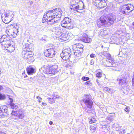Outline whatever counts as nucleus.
Instances as JSON below:
<instances>
[{
  "instance_id": "nucleus-1",
  "label": "nucleus",
  "mask_w": 134,
  "mask_h": 134,
  "mask_svg": "<svg viewBox=\"0 0 134 134\" xmlns=\"http://www.w3.org/2000/svg\"><path fill=\"white\" fill-rule=\"evenodd\" d=\"M50 67L46 68V66L44 65L43 67H41L39 69L41 73L51 76L60 71V69L56 65H50Z\"/></svg>"
},
{
  "instance_id": "nucleus-2",
  "label": "nucleus",
  "mask_w": 134,
  "mask_h": 134,
  "mask_svg": "<svg viewBox=\"0 0 134 134\" xmlns=\"http://www.w3.org/2000/svg\"><path fill=\"white\" fill-rule=\"evenodd\" d=\"M82 101L86 106L83 108L84 110L88 113H90L93 101L91 95L89 94L85 95Z\"/></svg>"
},
{
  "instance_id": "nucleus-3",
  "label": "nucleus",
  "mask_w": 134,
  "mask_h": 134,
  "mask_svg": "<svg viewBox=\"0 0 134 134\" xmlns=\"http://www.w3.org/2000/svg\"><path fill=\"white\" fill-rule=\"evenodd\" d=\"M10 28L11 29H7L6 30V33L7 34L8 36L10 37L11 36L13 38L15 37L18 33L19 26L17 24L16 25H10Z\"/></svg>"
},
{
  "instance_id": "nucleus-4",
  "label": "nucleus",
  "mask_w": 134,
  "mask_h": 134,
  "mask_svg": "<svg viewBox=\"0 0 134 134\" xmlns=\"http://www.w3.org/2000/svg\"><path fill=\"white\" fill-rule=\"evenodd\" d=\"M60 55L63 60L70 59L71 57L73 56L71 54V49L69 48H64Z\"/></svg>"
},
{
  "instance_id": "nucleus-5",
  "label": "nucleus",
  "mask_w": 134,
  "mask_h": 134,
  "mask_svg": "<svg viewBox=\"0 0 134 134\" xmlns=\"http://www.w3.org/2000/svg\"><path fill=\"white\" fill-rule=\"evenodd\" d=\"M116 16L113 13H110L104 16V18L107 24L108 25L110 26L113 24L116 19Z\"/></svg>"
},
{
  "instance_id": "nucleus-6",
  "label": "nucleus",
  "mask_w": 134,
  "mask_h": 134,
  "mask_svg": "<svg viewBox=\"0 0 134 134\" xmlns=\"http://www.w3.org/2000/svg\"><path fill=\"white\" fill-rule=\"evenodd\" d=\"M71 19L70 17H65L61 22L62 26L64 28L70 29L72 28L71 26Z\"/></svg>"
},
{
  "instance_id": "nucleus-7",
  "label": "nucleus",
  "mask_w": 134,
  "mask_h": 134,
  "mask_svg": "<svg viewBox=\"0 0 134 134\" xmlns=\"http://www.w3.org/2000/svg\"><path fill=\"white\" fill-rule=\"evenodd\" d=\"M11 38L10 37L6 35H3L0 38V42L1 44L2 47L5 46L11 41L10 40Z\"/></svg>"
},
{
  "instance_id": "nucleus-8",
  "label": "nucleus",
  "mask_w": 134,
  "mask_h": 134,
  "mask_svg": "<svg viewBox=\"0 0 134 134\" xmlns=\"http://www.w3.org/2000/svg\"><path fill=\"white\" fill-rule=\"evenodd\" d=\"M11 114L12 115L15 116L16 117V119H23L25 116V115L23 112L22 110L21 109L15 111L13 110L12 111Z\"/></svg>"
},
{
  "instance_id": "nucleus-9",
  "label": "nucleus",
  "mask_w": 134,
  "mask_h": 134,
  "mask_svg": "<svg viewBox=\"0 0 134 134\" xmlns=\"http://www.w3.org/2000/svg\"><path fill=\"white\" fill-rule=\"evenodd\" d=\"M78 40L79 41H81L85 43H89L92 41V39L88 37V36L86 33L79 36Z\"/></svg>"
},
{
  "instance_id": "nucleus-10",
  "label": "nucleus",
  "mask_w": 134,
  "mask_h": 134,
  "mask_svg": "<svg viewBox=\"0 0 134 134\" xmlns=\"http://www.w3.org/2000/svg\"><path fill=\"white\" fill-rule=\"evenodd\" d=\"M42 22L43 23L46 22L48 25L51 26L53 25H56L58 21L57 20L55 21V20H54V19L51 20L48 19L46 17V16L44 15L43 18Z\"/></svg>"
},
{
  "instance_id": "nucleus-11",
  "label": "nucleus",
  "mask_w": 134,
  "mask_h": 134,
  "mask_svg": "<svg viewBox=\"0 0 134 134\" xmlns=\"http://www.w3.org/2000/svg\"><path fill=\"white\" fill-rule=\"evenodd\" d=\"M15 45L11 41L2 47L3 49L8 50L9 52H12L15 50Z\"/></svg>"
},
{
  "instance_id": "nucleus-12",
  "label": "nucleus",
  "mask_w": 134,
  "mask_h": 134,
  "mask_svg": "<svg viewBox=\"0 0 134 134\" xmlns=\"http://www.w3.org/2000/svg\"><path fill=\"white\" fill-rule=\"evenodd\" d=\"M22 57L24 59H29L33 57L32 52L25 50L23 51L21 53Z\"/></svg>"
},
{
  "instance_id": "nucleus-13",
  "label": "nucleus",
  "mask_w": 134,
  "mask_h": 134,
  "mask_svg": "<svg viewBox=\"0 0 134 134\" xmlns=\"http://www.w3.org/2000/svg\"><path fill=\"white\" fill-rule=\"evenodd\" d=\"M104 18V15L102 16L100 19L98 20L97 23V26L99 27H102L106 26L105 24L107 23Z\"/></svg>"
},
{
  "instance_id": "nucleus-14",
  "label": "nucleus",
  "mask_w": 134,
  "mask_h": 134,
  "mask_svg": "<svg viewBox=\"0 0 134 134\" xmlns=\"http://www.w3.org/2000/svg\"><path fill=\"white\" fill-rule=\"evenodd\" d=\"M45 15L46 16V17L48 19L51 20L54 19L56 18H57V17L54 12H53V10L48 11L46 15Z\"/></svg>"
},
{
  "instance_id": "nucleus-15",
  "label": "nucleus",
  "mask_w": 134,
  "mask_h": 134,
  "mask_svg": "<svg viewBox=\"0 0 134 134\" xmlns=\"http://www.w3.org/2000/svg\"><path fill=\"white\" fill-rule=\"evenodd\" d=\"M34 47L33 44H32L28 42L23 45V49L24 50L32 52L34 48Z\"/></svg>"
},
{
  "instance_id": "nucleus-16",
  "label": "nucleus",
  "mask_w": 134,
  "mask_h": 134,
  "mask_svg": "<svg viewBox=\"0 0 134 134\" xmlns=\"http://www.w3.org/2000/svg\"><path fill=\"white\" fill-rule=\"evenodd\" d=\"M51 51L46 49L44 52V55L48 57L52 58L54 57L55 54V51Z\"/></svg>"
},
{
  "instance_id": "nucleus-17",
  "label": "nucleus",
  "mask_w": 134,
  "mask_h": 134,
  "mask_svg": "<svg viewBox=\"0 0 134 134\" xmlns=\"http://www.w3.org/2000/svg\"><path fill=\"white\" fill-rule=\"evenodd\" d=\"M53 10L57 16V18L59 19L61 17L62 14L63 12L62 10L60 8H58L54 9Z\"/></svg>"
},
{
  "instance_id": "nucleus-18",
  "label": "nucleus",
  "mask_w": 134,
  "mask_h": 134,
  "mask_svg": "<svg viewBox=\"0 0 134 134\" xmlns=\"http://www.w3.org/2000/svg\"><path fill=\"white\" fill-rule=\"evenodd\" d=\"M117 81L120 85H122L126 83V78L124 75H122L118 77L117 79Z\"/></svg>"
},
{
  "instance_id": "nucleus-19",
  "label": "nucleus",
  "mask_w": 134,
  "mask_h": 134,
  "mask_svg": "<svg viewBox=\"0 0 134 134\" xmlns=\"http://www.w3.org/2000/svg\"><path fill=\"white\" fill-rule=\"evenodd\" d=\"M107 0H103L99 2L95 3V5L98 8H102L106 6L107 5L106 2Z\"/></svg>"
},
{
  "instance_id": "nucleus-20",
  "label": "nucleus",
  "mask_w": 134,
  "mask_h": 134,
  "mask_svg": "<svg viewBox=\"0 0 134 134\" xmlns=\"http://www.w3.org/2000/svg\"><path fill=\"white\" fill-rule=\"evenodd\" d=\"M26 70L28 74L32 75L35 73L36 71L35 68L33 66L30 65L26 68Z\"/></svg>"
},
{
  "instance_id": "nucleus-21",
  "label": "nucleus",
  "mask_w": 134,
  "mask_h": 134,
  "mask_svg": "<svg viewBox=\"0 0 134 134\" xmlns=\"http://www.w3.org/2000/svg\"><path fill=\"white\" fill-rule=\"evenodd\" d=\"M4 17L3 18V17H2V19L3 22L7 24L9 23L13 18L9 17L8 16V15L7 14H4Z\"/></svg>"
},
{
  "instance_id": "nucleus-22",
  "label": "nucleus",
  "mask_w": 134,
  "mask_h": 134,
  "mask_svg": "<svg viewBox=\"0 0 134 134\" xmlns=\"http://www.w3.org/2000/svg\"><path fill=\"white\" fill-rule=\"evenodd\" d=\"M125 10H130V12H132L134 9V7L132 5L129 4H125L123 5L122 7Z\"/></svg>"
},
{
  "instance_id": "nucleus-23",
  "label": "nucleus",
  "mask_w": 134,
  "mask_h": 134,
  "mask_svg": "<svg viewBox=\"0 0 134 134\" xmlns=\"http://www.w3.org/2000/svg\"><path fill=\"white\" fill-rule=\"evenodd\" d=\"M98 54L101 56L103 58L106 57L107 59H111V58L110 54L107 52L104 51L98 53Z\"/></svg>"
},
{
  "instance_id": "nucleus-24",
  "label": "nucleus",
  "mask_w": 134,
  "mask_h": 134,
  "mask_svg": "<svg viewBox=\"0 0 134 134\" xmlns=\"http://www.w3.org/2000/svg\"><path fill=\"white\" fill-rule=\"evenodd\" d=\"M60 37V39L62 40L61 41H66L69 38V36L68 35V33L66 31H63V34Z\"/></svg>"
},
{
  "instance_id": "nucleus-25",
  "label": "nucleus",
  "mask_w": 134,
  "mask_h": 134,
  "mask_svg": "<svg viewBox=\"0 0 134 134\" xmlns=\"http://www.w3.org/2000/svg\"><path fill=\"white\" fill-rule=\"evenodd\" d=\"M7 107L5 105H3L0 107V118L3 116V113H7Z\"/></svg>"
},
{
  "instance_id": "nucleus-26",
  "label": "nucleus",
  "mask_w": 134,
  "mask_h": 134,
  "mask_svg": "<svg viewBox=\"0 0 134 134\" xmlns=\"http://www.w3.org/2000/svg\"><path fill=\"white\" fill-rule=\"evenodd\" d=\"M113 61L112 59H107L104 62H103L102 63V64L105 66L110 67L111 65V63Z\"/></svg>"
},
{
  "instance_id": "nucleus-27",
  "label": "nucleus",
  "mask_w": 134,
  "mask_h": 134,
  "mask_svg": "<svg viewBox=\"0 0 134 134\" xmlns=\"http://www.w3.org/2000/svg\"><path fill=\"white\" fill-rule=\"evenodd\" d=\"M82 1L81 0H71L70 2L71 5L70 7L71 8H73L77 4L80 3V1Z\"/></svg>"
},
{
  "instance_id": "nucleus-28",
  "label": "nucleus",
  "mask_w": 134,
  "mask_h": 134,
  "mask_svg": "<svg viewBox=\"0 0 134 134\" xmlns=\"http://www.w3.org/2000/svg\"><path fill=\"white\" fill-rule=\"evenodd\" d=\"M103 89L105 92H107L110 94H112L115 91L113 89L107 87H103Z\"/></svg>"
},
{
  "instance_id": "nucleus-29",
  "label": "nucleus",
  "mask_w": 134,
  "mask_h": 134,
  "mask_svg": "<svg viewBox=\"0 0 134 134\" xmlns=\"http://www.w3.org/2000/svg\"><path fill=\"white\" fill-rule=\"evenodd\" d=\"M75 51L74 52V55L78 57H80L83 51V50L81 49V50L75 49Z\"/></svg>"
},
{
  "instance_id": "nucleus-30",
  "label": "nucleus",
  "mask_w": 134,
  "mask_h": 134,
  "mask_svg": "<svg viewBox=\"0 0 134 134\" xmlns=\"http://www.w3.org/2000/svg\"><path fill=\"white\" fill-rule=\"evenodd\" d=\"M75 46L76 47L75 49L81 50V49L83 51V48L84 47V46L81 43L76 44L74 45V46Z\"/></svg>"
},
{
  "instance_id": "nucleus-31",
  "label": "nucleus",
  "mask_w": 134,
  "mask_h": 134,
  "mask_svg": "<svg viewBox=\"0 0 134 134\" xmlns=\"http://www.w3.org/2000/svg\"><path fill=\"white\" fill-rule=\"evenodd\" d=\"M67 60H64L63 61V66H65L69 67L70 66L71 64V61H69Z\"/></svg>"
},
{
  "instance_id": "nucleus-32",
  "label": "nucleus",
  "mask_w": 134,
  "mask_h": 134,
  "mask_svg": "<svg viewBox=\"0 0 134 134\" xmlns=\"http://www.w3.org/2000/svg\"><path fill=\"white\" fill-rule=\"evenodd\" d=\"M54 46L52 44H47L46 46V49L47 50H49L51 51H55V49L54 48Z\"/></svg>"
},
{
  "instance_id": "nucleus-33",
  "label": "nucleus",
  "mask_w": 134,
  "mask_h": 134,
  "mask_svg": "<svg viewBox=\"0 0 134 134\" xmlns=\"http://www.w3.org/2000/svg\"><path fill=\"white\" fill-rule=\"evenodd\" d=\"M80 3L81 4V5H79V4H78L75 7H77V8L82 10L83 9H84L85 6L83 3L82 1H80Z\"/></svg>"
},
{
  "instance_id": "nucleus-34",
  "label": "nucleus",
  "mask_w": 134,
  "mask_h": 134,
  "mask_svg": "<svg viewBox=\"0 0 134 134\" xmlns=\"http://www.w3.org/2000/svg\"><path fill=\"white\" fill-rule=\"evenodd\" d=\"M7 14L8 15V16L12 18H13L14 16V15L13 13V12L12 11H7L6 12H5L4 14Z\"/></svg>"
},
{
  "instance_id": "nucleus-35",
  "label": "nucleus",
  "mask_w": 134,
  "mask_h": 134,
  "mask_svg": "<svg viewBox=\"0 0 134 134\" xmlns=\"http://www.w3.org/2000/svg\"><path fill=\"white\" fill-rule=\"evenodd\" d=\"M127 11L124 9L122 7L121 9H120L119 11V14L121 15L122 14H127Z\"/></svg>"
},
{
  "instance_id": "nucleus-36",
  "label": "nucleus",
  "mask_w": 134,
  "mask_h": 134,
  "mask_svg": "<svg viewBox=\"0 0 134 134\" xmlns=\"http://www.w3.org/2000/svg\"><path fill=\"white\" fill-rule=\"evenodd\" d=\"M49 103L51 104L54 103L55 102V99L53 97L52 98L48 97L47 98Z\"/></svg>"
},
{
  "instance_id": "nucleus-37",
  "label": "nucleus",
  "mask_w": 134,
  "mask_h": 134,
  "mask_svg": "<svg viewBox=\"0 0 134 134\" xmlns=\"http://www.w3.org/2000/svg\"><path fill=\"white\" fill-rule=\"evenodd\" d=\"M96 125H92L90 127V130L92 132H93L96 130Z\"/></svg>"
},
{
  "instance_id": "nucleus-38",
  "label": "nucleus",
  "mask_w": 134,
  "mask_h": 134,
  "mask_svg": "<svg viewBox=\"0 0 134 134\" xmlns=\"http://www.w3.org/2000/svg\"><path fill=\"white\" fill-rule=\"evenodd\" d=\"M70 7L71 9L76 11L78 12H82V10L77 8V7L74 6L73 8H71V7Z\"/></svg>"
},
{
  "instance_id": "nucleus-39",
  "label": "nucleus",
  "mask_w": 134,
  "mask_h": 134,
  "mask_svg": "<svg viewBox=\"0 0 134 134\" xmlns=\"http://www.w3.org/2000/svg\"><path fill=\"white\" fill-rule=\"evenodd\" d=\"M111 59H112L113 60V62H111V65H110V66L111 67H116L117 66V65L116 64V63H115V62H114V60L113 58H111ZM117 64V63H116Z\"/></svg>"
},
{
  "instance_id": "nucleus-40",
  "label": "nucleus",
  "mask_w": 134,
  "mask_h": 134,
  "mask_svg": "<svg viewBox=\"0 0 134 134\" xmlns=\"http://www.w3.org/2000/svg\"><path fill=\"white\" fill-rule=\"evenodd\" d=\"M129 89L126 88L125 87L122 89V91L125 94H127L129 91Z\"/></svg>"
},
{
  "instance_id": "nucleus-41",
  "label": "nucleus",
  "mask_w": 134,
  "mask_h": 134,
  "mask_svg": "<svg viewBox=\"0 0 134 134\" xmlns=\"http://www.w3.org/2000/svg\"><path fill=\"white\" fill-rule=\"evenodd\" d=\"M55 34L56 35L58 36L59 37V38H60V36H61V35H62L63 34V32H62L61 29H60L56 33H55Z\"/></svg>"
},
{
  "instance_id": "nucleus-42",
  "label": "nucleus",
  "mask_w": 134,
  "mask_h": 134,
  "mask_svg": "<svg viewBox=\"0 0 134 134\" xmlns=\"http://www.w3.org/2000/svg\"><path fill=\"white\" fill-rule=\"evenodd\" d=\"M102 73L100 72H98L96 74L97 77L98 79L100 78L102 76Z\"/></svg>"
},
{
  "instance_id": "nucleus-43",
  "label": "nucleus",
  "mask_w": 134,
  "mask_h": 134,
  "mask_svg": "<svg viewBox=\"0 0 134 134\" xmlns=\"http://www.w3.org/2000/svg\"><path fill=\"white\" fill-rule=\"evenodd\" d=\"M57 93L56 92H54L53 94V97L55 99L57 98H60V97L57 94Z\"/></svg>"
},
{
  "instance_id": "nucleus-44",
  "label": "nucleus",
  "mask_w": 134,
  "mask_h": 134,
  "mask_svg": "<svg viewBox=\"0 0 134 134\" xmlns=\"http://www.w3.org/2000/svg\"><path fill=\"white\" fill-rule=\"evenodd\" d=\"M96 121V120L95 118L94 117H92L90 119L89 122L90 124H92L93 123H94Z\"/></svg>"
},
{
  "instance_id": "nucleus-45",
  "label": "nucleus",
  "mask_w": 134,
  "mask_h": 134,
  "mask_svg": "<svg viewBox=\"0 0 134 134\" xmlns=\"http://www.w3.org/2000/svg\"><path fill=\"white\" fill-rule=\"evenodd\" d=\"M6 97V96L4 94H2L0 93V100L4 99Z\"/></svg>"
},
{
  "instance_id": "nucleus-46",
  "label": "nucleus",
  "mask_w": 134,
  "mask_h": 134,
  "mask_svg": "<svg viewBox=\"0 0 134 134\" xmlns=\"http://www.w3.org/2000/svg\"><path fill=\"white\" fill-rule=\"evenodd\" d=\"M10 106L11 108L13 109H16L18 108L17 106L13 103L10 104Z\"/></svg>"
},
{
  "instance_id": "nucleus-47",
  "label": "nucleus",
  "mask_w": 134,
  "mask_h": 134,
  "mask_svg": "<svg viewBox=\"0 0 134 134\" xmlns=\"http://www.w3.org/2000/svg\"><path fill=\"white\" fill-rule=\"evenodd\" d=\"M89 79L90 78L89 77L85 76L81 78V80H83V81H88Z\"/></svg>"
},
{
  "instance_id": "nucleus-48",
  "label": "nucleus",
  "mask_w": 134,
  "mask_h": 134,
  "mask_svg": "<svg viewBox=\"0 0 134 134\" xmlns=\"http://www.w3.org/2000/svg\"><path fill=\"white\" fill-rule=\"evenodd\" d=\"M119 133H122L123 134H124L125 133V130L124 129H121L120 130H118Z\"/></svg>"
},
{
  "instance_id": "nucleus-49",
  "label": "nucleus",
  "mask_w": 134,
  "mask_h": 134,
  "mask_svg": "<svg viewBox=\"0 0 134 134\" xmlns=\"http://www.w3.org/2000/svg\"><path fill=\"white\" fill-rule=\"evenodd\" d=\"M85 85L89 86H91L92 85V83H91L90 81H88L84 83Z\"/></svg>"
},
{
  "instance_id": "nucleus-50",
  "label": "nucleus",
  "mask_w": 134,
  "mask_h": 134,
  "mask_svg": "<svg viewBox=\"0 0 134 134\" xmlns=\"http://www.w3.org/2000/svg\"><path fill=\"white\" fill-rule=\"evenodd\" d=\"M59 27H54L53 29V32H55V33H56L59 30Z\"/></svg>"
},
{
  "instance_id": "nucleus-51",
  "label": "nucleus",
  "mask_w": 134,
  "mask_h": 134,
  "mask_svg": "<svg viewBox=\"0 0 134 134\" xmlns=\"http://www.w3.org/2000/svg\"><path fill=\"white\" fill-rule=\"evenodd\" d=\"M132 84L133 87H134V72L133 74V76L132 80Z\"/></svg>"
},
{
  "instance_id": "nucleus-52",
  "label": "nucleus",
  "mask_w": 134,
  "mask_h": 134,
  "mask_svg": "<svg viewBox=\"0 0 134 134\" xmlns=\"http://www.w3.org/2000/svg\"><path fill=\"white\" fill-rule=\"evenodd\" d=\"M125 110L126 112L128 113L129 112V108L128 107H126L125 109Z\"/></svg>"
},
{
  "instance_id": "nucleus-53",
  "label": "nucleus",
  "mask_w": 134,
  "mask_h": 134,
  "mask_svg": "<svg viewBox=\"0 0 134 134\" xmlns=\"http://www.w3.org/2000/svg\"><path fill=\"white\" fill-rule=\"evenodd\" d=\"M90 57L91 58H95L96 57V55L93 53H92L90 55Z\"/></svg>"
},
{
  "instance_id": "nucleus-54",
  "label": "nucleus",
  "mask_w": 134,
  "mask_h": 134,
  "mask_svg": "<svg viewBox=\"0 0 134 134\" xmlns=\"http://www.w3.org/2000/svg\"><path fill=\"white\" fill-rule=\"evenodd\" d=\"M103 33H104V36L108 34L107 33V32L106 31H105V30L104 31H102L101 32V33L102 34H103Z\"/></svg>"
},
{
  "instance_id": "nucleus-55",
  "label": "nucleus",
  "mask_w": 134,
  "mask_h": 134,
  "mask_svg": "<svg viewBox=\"0 0 134 134\" xmlns=\"http://www.w3.org/2000/svg\"><path fill=\"white\" fill-rule=\"evenodd\" d=\"M94 63V60L93 59H92L91 60L90 62V64L91 65H92Z\"/></svg>"
},
{
  "instance_id": "nucleus-56",
  "label": "nucleus",
  "mask_w": 134,
  "mask_h": 134,
  "mask_svg": "<svg viewBox=\"0 0 134 134\" xmlns=\"http://www.w3.org/2000/svg\"><path fill=\"white\" fill-rule=\"evenodd\" d=\"M109 118V122H110L113 121V119L111 118L110 117V118Z\"/></svg>"
},
{
  "instance_id": "nucleus-57",
  "label": "nucleus",
  "mask_w": 134,
  "mask_h": 134,
  "mask_svg": "<svg viewBox=\"0 0 134 134\" xmlns=\"http://www.w3.org/2000/svg\"><path fill=\"white\" fill-rule=\"evenodd\" d=\"M9 99L10 100V104L13 103V99L11 98H9Z\"/></svg>"
},
{
  "instance_id": "nucleus-58",
  "label": "nucleus",
  "mask_w": 134,
  "mask_h": 134,
  "mask_svg": "<svg viewBox=\"0 0 134 134\" xmlns=\"http://www.w3.org/2000/svg\"><path fill=\"white\" fill-rule=\"evenodd\" d=\"M103 1V0H95V3L99 2L100 1Z\"/></svg>"
},
{
  "instance_id": "nucleus-59",
  "label": "nucleus",
  "mask_w": 134,
  "mask_h": 134,
  "mask_svg": "<svg viewBox=\"0 0 134 134\" xmlns=\"http://www.w3.org/2000/svg\"><path fill=\"white\" fill-rule=\"evenodd\" d=\"M42 105L44 106H45L47 105L46 103H42Z\"/></svg>"
},
{
  "instance_id": "nucleus-60",
  "label": "nucleus",
  "mask_w": 134,
  "mask_h": 134,
  "mask_svg": "<svg viewBox=\"0 0 134 134\" xmlns=\"http://www.w3.org/2000/svg\"><path fill=\"white\" fill-rule=\"evenodd\" d=\"M36 98L37 99H39H39H40L41 100L42 99V98L41 97H40L39 96H37Z\"/></svg>"
},
{
  "instance_id": "nucleus-61",
  "label": "nucleus",
  "mask_w": 134,
  "mask_h": 134,
  "mask_svg": "<svg viewBox=\"0 0 134 134\" xmlns=\"http://www.w3.org/2000/svg\"><path fill=\"white\" fill-rule=\"evenodd\" d=\"M53 122L52 121H50L49 122V124L50 125H52L53 124Z\"/></svg>"
},
{
  "instance_id": "nucleus-62",
  "label": "nucleus",
  "mask_w": 134,
  "mask_h": 134,
  "mask_svg": "<svg viewBox=\"0 0 134 134\" xmlns=\"http://www.w3.org/2000/svg\"><path fill=\"white\" fill-rule=\"evenodd\" d=\"M110 118V117H107V118L106 119V121L107 122H108V120H109V118Z\"/></svg>"
},
{
  "instance_id": "nucleus-63",
  "label": "nucleus",
  "mask_w": 134,
  "mask_h": 134,
  "mask_svg": "<svg viewBox=\"0 0 134 134\" xmlns=\"http://www.w3.org/2000/svg\"><path fill=\"white\" fill-rule=\"evenodd\" d=\"M3 88V87L2 86L0 85V91H1Z\"/></svg>"
},
{
  "instance_id": "nucleus-64",
  "label": "nucleus",
  "mask_w": 134,
  "mask_h": 134,
  "mask_svg": "<svg viewBox=\"0 0 134 134\" xmlns=\"http://www.w3.org/2000/svg\"><path fill=\"white\" fill-rule=\"evenodd\" d=\"M98 81H99V80L98 79H97L96 80V82H97V84H98V85L99 84V82H98Z\"/></svg>"
}]
</instances>
